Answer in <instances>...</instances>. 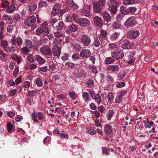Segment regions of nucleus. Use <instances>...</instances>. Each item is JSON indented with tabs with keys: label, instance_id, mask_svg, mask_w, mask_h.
<instances>
[{
	"label": "nucleus",
	"instance_id": "nucleus-1",
	"mask_svg": "<svg viewBox=\"0 0 158 158\" xmlns=\"http://www.w3.org/2000/svg\"><path fill=\"white\" fill-rule=\"evenodd\" d=\"M47 26V23L46 22L43 23L40 27L36 30V34L40 35L42 34L46 35L48 34V29Z\"/></svg>",
	"mask_w": 158,
	"mask_h": 158
},
{
	"label": "nucleus",
	"instance_id": "nucleus-2",
	"mask_svg": "<svg viewBox=\"0 0 158 158\" xmlns=\"http://www.w3.org/2000/svg\"><path fill=\"white\" fill-rule=\"evenodd\" d=\"M36 18L35 17L32 15L27 19L24 22V24L27 26L32 27V29H34L37 27L35 23Z\"/></svg>",
	"mask_w": 158,
	"mask_h": 158
},
{
	"label": "nucleus",
	"instance_id": "nucleus-3",
	"mask_svg": "<svg viewBox=\"0 0 158 158\" xmlns=\"http://www.w3.org/2000/svg\"><path fill=\"white\" fill-rule=\"evenodd\" d=\"M31 116L33 120L36 122L38 121L37 119L42 120L45 118L44 114L41 112L36 113L34 112L32 113Z\"/></svg>",
	"mask_w": 158,
	"mask_h": 158
},
{
	"label": "nucleus",
	"instance_id": "nucleus-4",
	"mask_svg": "<svg viewBox=\"0 0 158 158\" xmlns=\"http://www.w3.org/2000/svg\"><path fill=\"white\" fill-rule=\"evenodd\" d=\"M10 43L12 45H16L17 44L18 46H20L22 44L23 42L22 39L20 37L18 36L16 38L14 35L10 40Z\"/></svg>",
	"mask_w": 158,
	"mask_h": 158
},
{
	"label": "nucleus",
	"instance_id": "nucleus-5",
	"mask_svg": "<svg viewBox=\"0 0 158 158\" xmlns=\"http://www.w3.org/2000/svg\"><path fill=\"white\" fill-rule=\"evenodd\" d=\"M135 25V19L134 17H129L124 23V26L127 28H131Z\"/></svg>",
	"mask_w": 158,
	"mask_h": 158
},
{
	"label": "nucleus",
	"instance_id": "nucleus-6",
	"mask_svg": "<svg viewBox=\"0 0 158 158\" xmlns=\"http://www.w3.org/2000/svg\"><path fill=\"white\" fill-rule=\"evenodd\" d=\"M77 23L81 27H88L90 25V22L88 19L82 18L79 19Z\"/></svg>",
	"mask_w": 158,
	"mask_h": 158
},
{
	"label": "nucleus",
	"instance_id": "nucleus-7",
	"mask_svg": "<svg viewBox=\"0 0 158 158\" xmlns=\"http://www.w3.org/2000/svg\"><path fill=\"white\" fill-rule=\"evenodd\" d=\"M81 43L85 46H89L91 42L90 37L86 35H81Z\"/></svg>",
	"mask_w": 158,
	"mask_h": 158
},
{
	"label": "nucleus",
	"instance_id": "nucleus-8",
	"mask_svg": "<svg viewBox=\"0 0 158 158\" xmlns=\"http://www.w3.org/2000/svg\"><path fill=\"white\" fill-rule=\"evenodd\" d=\"M139 35V31L136 30H132L128 31L127 35L131 39H134L138 37Z\"/></svg>",
	"mask_w": 158,
	"mask_h": 158
},
{
	"label": "nucleus",
	"instance_id": "nucleus-9",
	"mask_svg": "<svg viewBox=\"0 0 158 158\" xmlns=\"http://www.w3.org/2000/svg\"><path fill=\"white\" fill-rule=\"evenodd\" d=\"M124 56V54L123 51H115L112 54V57L116 59H122Z\"/></svg>",
	"mask_w": 158,
	"mask_h": 158
},
{
	"label": "nucleus",
	"instance_id": "nucleus-10",
	"mask_svg": "<svg viewBox=\"0 0 158 158\" xmlns=\"http://www.w3.org/2000/svg\"><path fill=\"white\" fill-rule=\"evenodd\" d=\"M40 52L43 54L50 55L52 53L50 48L47 45L42 46L40 48Z\"/></svg>",
	"mask_w": 158,
	"mask_h": 158
},
{
	"label": "nucleus",
	"instance_id": "nucleus-11",
	"mask_svg": "<svg viewBox=\"0 0 158 158\" xmlns=\"http://www.w3.org/2000/svg\"><path fill=\"white\" fill-rule=\"evenodd\" d=\"M119 69V67L117 65L113 64L108 65L106 68L107 71L111 72H118Z\"/></svg>",
	"mask_w": 158,
	"mask_h": 158
},
{
	"label": "nucleus",
	"instance_id": "nucleus-12",
	"mask_svg": "<svg viewBox=\"0 0 158 158\" xmlns=\"http://www.w3.org/2000/svg\"><path fill=\"white\" fill-rule=\"evenodd\" d=\"M112 127L110 125H107L104 127V131L105 135L107 136L110 137L113 135Z\"/></svg>",
	"mask_w": 158,
	"mask_h": 158
},
{
	"label": "nucleus",
	"instance_id": "nucleus-13",
	"mask_svg": "<svg viewBox=\"0 0 158 158\" xmlns=\"http://www.w3.org/2000/svg\"><path fill=\"white\" fill-rule=\"evenodd\" d=\"M93 8L94 12L96 13H99L102 11V8L98 2H94L93 3Z\"/></svg>",
	"mask_w": 158,
	"mask_h": 158
},
{
	"label": "nucleus",
	"instance_id": "nucleus-14",
	"mask_svg": "<svg viewBox=\"0 0 158 158\" xmlns=\"http://www.w3.org/2000/svg\"><path fill=\"white\" fill-rule=\"evenodd\" d=\"M93 21L94 23L99 27H102V20L101 18L98 16H95Z\"/></svg>",
	"mask_w": 158,
	"mask_h": 158
},
{
	"label": "nucleus",
	"instance_id": "nucleus-15",
	"mask_svg": "<svg viewBox=\"0 0 158 158\" xmlns=\"http://www.w3.org/2000/svg\"><path fill=\"white\" fill-rule=\"evenodd\" d=\"M52 50L54 55L56 56H60L61 52V48L58 46H54L53 47Z\"/></svg>",
	"mask_w": 158,
	"mask_h": 158
},
{
	"label": "nucleus",
	"instance_id": "nucleus-16",
	"mask_svg": "<svg viewBox=\"0 0 158 158\" xmlns=\"http://www.w3.org/2000/svg\"><path fill=\"white\" fill-rule=\"evenodd\" d=\"M37 8L36 4L34 2L30 3L28 6V10L29 12L33 13L35 10Z\"/></svg>",
	"mask_w": 158,
	"mask_h": 158
},
{
	"label": "nucleus",
	"instance_id": "nucleus-17",
	"mask_svg": "<svg viewBox=\"0 0 158 158\" xmlns=\"http://www.w3.org/2000/svg\"><path fill=\"white\" fill-rule=\"evenodd\" d=\"M107 34L106 31L102 30L101 31V34L99 38L101 41H103V43L106 42L107 40Z\"/></svg>",
	"mask_w": 158,
	"mask_h": 158
},
{
	"label": "nucleus",
	"instance_id": "nucleus-18",
	"mask_svg": "<svg viewBox=\"0 0 158 158\" xmlns=\"http://www.w3.org/2000/svg\"><path fill=\"white\" fill-rule=\"evenodd\" d=\"M90 54L91 52L89 50H82L80 53V56L82 57H88Z\"/></svg>",
	"mask_w": 158,
	"mask_h": 158
},
{
	"label": "nucleus",
	"instance_id": "nucleus-19",
	"mask_svg": "<svg viewBox=\"0 0 158 158\" xmlns=\"http://www.w3.org/2000/svg\"><path fill=\"white\" fill-rule=\"evenodd\" d=\"M60 10V7L58 4H55L52 9V14L53 15H55L57 14Z\"/></svg>",
	"mask_w": 158,
	"mask_h": 158
},
{
	"label": "nucleus",
	"instance_id": "nucleus-20",
	"mask_svg": "<svg viewBox=\"0 0 158 158\" xmlns=\"http://www.w3.org/2000/svg\"><path fill=\"white\" fill-rule=\"evenodd\" d=\"M103 17L104 19L107 22H109L111 20L110 15L107 11H104L103 12Z\"/></svg>",
	"mask_w": 158,
	"mask_h": 158
},
{
	"label": "nucleus",
	"instance_id": "nucleus-21",
	"mask_svg": "<svg viewBox=\"0 0 158 158\" xmlns=\"http://www.w3.org/2000/svg\"><path fill=\"white\" fill-rule=\"evenodd\" d=\"M132 44L128 40L126 41L125 43L122 45V48L123 49H129L133 46Z\"/></svg>",
	"mask_w": 158,
	"mask_h": 158
},
{
	"label": "nucleus",
	"instance_id": "nucleus-22",
	"mask_svg": "<svg viewBox=\"0 0 158 158\" xmlns=\"http://www.w3.org/2000/svg\"><path fill=\"white\" fill-rule=\"evenodd\" d=\"M65 2L68 4V5L74 9L78 8V6L76 5L73 0H64Z\"/></svg>",
	"mask_w": 158,
	"mask_h": 158
},
{
	"label": "nucleus",
	"instance_id": "nucleus-23",
	"mask_svg": "<svg viewBox=\"0 0 158 158\" xmlns=\"http://www.w3.org/2000/svg\"><path fill=\"white\" fill-rule=\"evenodd\" d=\"M35 58L39 64H42L45 62V60L44 58L38 55L35 56Z\"/></svg>",
	"mask_w": 158,
	"mask_h": 158
},
{
	"label": "nucleus",
	"instance_id": "nucleus-24",
	"mask_svg": "<svg viewBox=\"0 0 158 158\" xmlns=\"http://www.w3.org/2000/svg\"><path fill=\"white\" fill-rule=\"evenodd\" d=\"M10 58L12 60L16 61L18 64H19L21 62V57L16 54L12 55Z\"/></svg>",
	"mask_w": 158,
	"mask_h": 158
},
{
	"label": "nucleus",
	"instance_id": "nucleus-25",
	"mask_svg": "<svg viewBox=\"0 0 158 158\" xmlns=\"http://www.w3.org/2000/svg\"><path fill=\"white\" fill-rule=\"evenodd\" d=\"M3 19L7 23H10V24H12L13 19L11 17L8 15L5 14L3 16Z\"/></svg>",
	"mask_w": 158,
	"mask_h": 158
},
{
	"label": "nucleus",
	"instance_id": "nucleus-26",
	"mask_svg": "<svg viewBox=\"0 0 158 158\" xmlns=\"http://www.w3.org/2000/svg\"><path fill=\"white\" fill-rule=\"evenodd\" d=\"M125 94L123 92H121V93L117 96L116 98L115 102L116 103H120L123 100V96Z\"/></svg>",
	"mask_w": 158,
	"mask_h": 158
},
{
	"label": "nucleus",
	"instance_id": "nucleus-27",
	"mask_svg": "<svg viewBox=\"0 0 158 158\" xmlns=\"http://www.w3.org/2000/svg\"><path fill=\"white\" fill-rule=\"evenodd\" d=\"M5 51L7 53H10L15 52L16 50L14 46L9 47L5 49Z\"/></svg>",
	"mask_w": 158,
	"mask_h": 158
},
{
	"label": "nucleus",
	"instance_id": "nucleus-28",
	"mask_svg": "<svg viewBox=\"0 0 158 158\" xmlns=\"http://www.w3.org/2000/svg\"><path fill=\"white\" fill-rule=\"evenodd\" d=\"M59 16L52 17L49 21L50 23L52 25L54 24L59 20Z\"/></svg>",
	"mask_w": 158,
	"mask_h": 158
},
{
	"label": "nucleus",
	"instance_id": "nucleus-29",
	"mask_svg": "<svg viewBox=\"0 0 158 158\" xmlns=\"http://www.w3.org/2000/svg\"><path fill=\"white\" fill-rule=\"evenodd\" d=\"M15 6L13 4H11L6 9V11L8 12L12 13L15 10Z\"/></svg>",
	"mask_w": 158,
	"mask_h": 158
},
{
	"label": "nucleus",
	"instance_id": "nucleus-30",
	"mask_svg": "<svg viewBox=\"0 0 158 158\" xmlns=\"http://www.w3.org/2000/svg\"><path fill=\"white\" fill-rule=\"evenodd\" d=\"M119 35V33L118 32H114L111 35L110 39L113 40H115L118 38Z\"/></svg>",
	"mask_w": 158,
	"mask_h": 158
},
{
	"label": "nucleus",
	"instance_id": "nucleus-31",
	"mask_svg": "<svg viewBox=\"0 0 158 158\" xmlns=\"http://www.w3.org/2000/svg\"><path fill=\"white\" fill-rule=\"evenodd\" d=\"M134 55L135 54L133 52L131 53L130 54L129 56H131V57H130L128 59L129 60L127 61V63L129 64H131L134 62L135 58L133 57Z\"/></svg>",
	"mask_w": 158,
	"mask_h": 158
},
{
	"label": "nucleus",
	"instance_id": "nucleus-32",
	"mask_svg": "<svg viewBox=\"0 0 158 158\" xmlns=\"http://www.w3.org/2000/svg\"><path fill=\"white\" fill-rule=\"evenodd\" d=\"M64 27V24L62 21H60L58 25L56 27V29L59 31H61L63 28Z\"/></svg>",
	"mask_w": 158,
	"mask_h": 158
},
{
	"label": "nucleus",
	"instance_id": "nucleus-33",
	"mask_svg": "<svg viewBox=\"0 0 158 158\" xmlns=\"http://www.w3.org/2000/svg\"><path fill=\"white\" fill-rule=\"evenodd\" d=\"M7 129L9 132L11 133L14 131V129L13 128L11 123L8 122L7 124Z\"/></svg>",
	"mask_w": 158,
	"mask_h": 158
},
{
	"label": "nucleus",
	"instance_id": "nucleus-34",
	"mask_svg": "<svg viewBox=\"0 0 158 158\" xmlns=\"http://www.w3.org/2000/svg\"><path fill=\"white\" fill-rule=\"evenodd\" d=\"M73 48L77 51H78L81 49V46L77 43H73L72 44Z\"/></svg>",
	"mask_w": 158,
	"mask_h": 158
},
{
	"label": "nucleus",
	"instance_id": "nucleus-35",
	"mask_svg": "<svg viewBox=\"0 0 158 158\" xmlns=\"http://www.w3.org/2000/svg\"><path fill=\"white\" fill-rule=\"evenodd\" d=\"M25 45L26 47L28 48L31 49L32 48V42L29 40L27 39L26 40Z\"/></svg>",
	"mask_w": 158,
	"mask_h": 158
},
{
	"label": "nucleus",
	"instance_id": "nucleus-36",
	"mask_svg": "<svg viewBox=\"0 0 158 158\" xmlns=\"http://www.w3.org/2000/svg\"><path fill=\"white\" fill-rule=\"evenodd\" d=\"M107 98L108 101L110 103H112L113 102L114 97L112 93H109L108 95Z\"/></svg>",
	"mask_w": 158,
	"mask_h": 158
},
{
	"label": "nucleus",
	"instance_id": "nucleus-37",
	"mask_svg": "<svg viewBox=\"0 0 158 158\" xmlns=\"http://www.w3.org/2000/svg\"><path fill=\"white\" fill-rule=\"evenodd\" d=\"M112 27L115 29H119L121 27V24L119 22H115L112 24Z\"/></svg>",
	"mask_w": 158,
	"mask_h": 158
},
{
	"label": "nucleus",
	"instance_id": "nucleus-38",
	"mask_svg": "<svg viewBox=\"0 0 158 158\" xmlns=\"http://www.w3.org/2000/svg\"><path fill=\"white\" fill-rule=\"evenodd\" d=\"M35 83L39 87H41L43 85V83L42 80L39 78H38L35 80Z\"/></svg>",
	"mask_w": 158,
	"mask_h": 158
},
{
	"label": "nucleus",
	"instance_id": "nucleus-39",
	"mask_svg": "<svg viewBox=\"0 0 158 158\" xmlns=\"http://www.w3.org/2000/svg\"><path fill=\"white\" fill-rule=\"evenodd\" d=\"M89 68L93 73L96 74L98 73L97 69L96 66L94 65H90L89 66Z\"/></svg>",
	"mask_w": 158,
	"mask_h": 158
},
{
	"label": "nucleus",
	"instance_id": "nucleus-40",
	"mask_svg": "<svg viewBox=\"0 0 158 158\" xmlns=\"http://www.w3.org/2000/svg\"><path fill=\"white\" fill-rule=\"evenodd\" d=\"M86 130L88 133L91 135H94L96 133V131H95L94 129L92 127L87 128Z\"/></svg>",
	"mask_w": 158,
	"mask_h": 158
},
{
	"label": "nucleus",
	"instance_id": "nucleus-41",
	"mask_svg": "<svg viewBox=\"0 0 158 158\" xmlns=\"http://www.w3.org/2000/svg\"><path fill=\"white\" fill-rule=\"evenodd\" d=\"M21 52L24 54H27L30 52V50L27 47H24L21 49Z\"/></svg>",
	"mask_w": 158,
	"mask_h": 158
},
{
	"label": "nucleus",
	"instance_id": "nucleus-42",
	"mask_svg": "<svg viewBox=\"0 0 158 158\" xmlns=\"http://www.w3.org/2000/svg\"><path fill=\"white\" fill-rule=\"evenodd\" d=\"M2 2L1 3V6L3 8H6L9 6V3L7 0H1Z\"/></svg>",
	"mask_w": 158,
	"mask_h": 158
},
{
	"label": "nucleus",
	"instance_id": "nucleus-43",
	"mask_svg": "<svg viewBox=\"0 0 158 158\" xmlns=\"http://www.w3.org/2000/svg\"><path fill=\"white\" fill-rule=\"evenodd\" d=\"M109 48L113 50L118 49V46L114 43H110L109 44Z\"/></svg>",
	"mask_w": 158,
	"mask_h": 158
},
{
	"label": "nucleus",
	"instance_id": "nucleus-44",
	"mask_svg": "<svg viewBox=\"0 0 158 158\" xmlns=\"http://www.w3.org/2000/svg\"><path fill=\"white\" fill-rule=\"evenodd\" d=\"M82 95L83 99L85 101L87 102L89 100V94L88 93L85 92H83Z\"/></svg>",
	"mask_w": 158,
	"mask_h": 158
},
{
	"label": "nucleus",
	"instance_id": "nucleus-45",
	"mask_svg": "<svg viewBox=\"0 0 158 158\" xmlns=\"http://www.w3.org/2000/svg\"><path fill=\"white\" fill-rule=\"evenodd\" d=\"M114 60L112 58H107L105 60V63L106 64H109L114 62Z\"/></svg>",
	"mask_w": 158,
	"mask_h": 158
},
{
	"label": "nucleus",
	"instance_id": "nucleus-46",
	"mask_svg": "<svg viewBox=\"0 0 158 158\" xmlns=\"http://www.w3.org/2000/svg\"><path fill=\"white\" fill-rule=\"evenodd\" d=\"M96 101L98 103H99L100 102L101 99L100 95L98 94H96L94 97V98Z\"/></svg>",
	"mask_w": 158,
	"mask_h": 158
},
{
	"label": "nucleus",
	"instance_id": "nucleus-47",
	"mask_svg": "<svg viewBox=\"0 0 158 158\" xmlns=\"http://www.w3.org/2000/svg\"><path fill=\"white\" fill-rule=\"evenodd\" d=\"M70 27L71 28V31L74 32L77 31L78 29L77 26L74 24H72L70 26Z\"/></svg>",
	"mask_w": 158,
	"mask_h": 158
},
{
	"label": "nucleus",
	"instance_id": "nucleus-48",
	"mask_svg": "<svg viewBox=\"0 0 158 158\" xmlns=\"http://www.w3.org/2000/svg\"><path fill=\"white\" fill-rule=\"evenodd\" d=\"M87 86L91 87L94 86V81L92 79L89 80L87 82Z\"/></svg>",
	"mask_w": 158,
	"mask_h": 158
},
{
	"label": "nucleus",
	"instance_id": "nucleus-49",
	"mask_svg": "<svg viewBox=\"0 0 158 158\" xmlns=\"http://www.w3.org/2000/svg\"><path fill=\"white\" fill-rule=\"evenodd\" d=\"M62 42V40L60 37H57L55 39L54 43L55 44H60Z\"/></svg>",
	"mask_w": 158,
	"mask_h": 158
},
{
	"label": "nucleus",
	"instance_id": "nucleus-50",
	"mask_svg": "<svg viewBox=\"0 0 158 158\" xmlns=\"http://www.w3.org/2000/svg\"><path fill=\"white\" fill-rule=\"evenodd\" d=\"M114 114V112L112 110H109L106 114V117L108 120L110 119Z\"/></svg>",
	"mask_w": 158,
	"mask_h": 158
},
{
	"label": "nucleus",
	"instance_id": "nucleus-51",
	"mask_svg": "<svg viewBox=\"0 0 158 158\" xmlns=\"http://www.w3.org/2000/svg\"><path fill=\"white\" fill-rule=\"evenodd\" d=\"M69 95L70 98L72 99H75L77 96V95L76 94L73 92H70L69 93Z\"/></svg>",
	"mask_w": 158,
	"mask_h": 158
},
{
	"label": "nucleus",
	"instance_id": "nucleus-52",
	"mask_svg": "<svg viewBox=\"0 0 158 158\" xmlns=\"http://www.w3.org/2000/svg\"><path fill=\"white\" fill-rule=\"evenodd\" d=\"M8 45V43L5 40H2L1 42V46L4 49V50L7 48Z\"/></svg>",
	"mask_w": 158,
	"mask_h": 158
},
{
	"label": "nucleus",
	"instance_id": "nucleus-53",
	"mask_svg": "<svg viewBox=\"0 0 158 158\" xmlns=\"http://www.w3.org/2000/svg\"><path fill=\"white\" fill-rule=\"evenodd\" d=\"M126 73L124 72H120L118 75V78L120 79H123L126 76Z\"/></svg>",
	"mask_w": 158,
	"mask_h": 158
},
{
	"label": "nucleus",
	"instance_id": "nucleus-54",
	"mask_svg": "<svg viewBox=\"0 0 158 158\" xmlns=\"http://www.w3.org/2000/svg\"><path fill=\"white\" fill-rule=\"evenodd\" d=\"M82 15L87 17L89 16L90 15V13L88 10H83L81 13Z\"/></svg>",
	"mask_w": 158,
	"mask_h": 158
},
{
	"label": "nucleus",
	"instance_id": "nucleus-55",
	"mask_svg": "<svg viewBox=\"0 0 158 158\" xmlns=\"http://www.w3.org/2000/svg\"><path fill=\"white\" fill-rule=\"evenodd\" d=\"M27 59L30 62L32 63L34 61L33 55L31 54H29L27 57Z\"/></svg>",
	"mask_w": 158,
	"mask_h": 158
},
{
	"label": "nucleus",
	"instance_id": "nucleus-56",
	"mask_svg": "<svg viewBox=\"0 0 158 158\" xmlns=\"http://www.w3.org/2000/svg\"><path fill=\"white\" fill-rule=\"evenodd\" d=\"M136 8L134 7H131L128 9V11L131 13H134L136 10Z\"/></svg>",
	"mask_w": 158,
	"mask_h": 158
},
{
	"label": "nucleus",
	"instance_id": "nucleus-57",
	"mask_svg": "<svg viewBox=\"0 0 158 158\" xmlns=\"http://www.w3.org/2000/svg\"><path fill=\"white\" fill-rule=\"evenodd\" d=\"M71 15L72 16L73 20L77 23V22L78 21V18L77 15L75 13H73L71 14Z\"/></svg>",
	"mask_w": 158,
	"mask_h": 158
},
{
	"label": "nucleus",
	"instance_id": "nucleus-58",
	"mask_svg": "<svg viewBox=\"0 0 158 158\" xmlns=\"http://www.w3.org/2000/svg\"><path fill=\"white\" fill-rule=\"evenodd\" d=\"M110 10L112 14H114L117 11V8L115 6H113L111 7H110Z\"/></svg>",
	"mask_w": 158,
	"mask_h": 158
},
{
	"label": "nucleus",
	"instance_id": "nucleus-59",
	"mask_svg": "<svg viewBox=\"0 0 158 158\" xmlns=\"http://www.w3.org/2000/svg\"><path fill=\"white\" fill-rule=\"evenodd\" d=\"M54 35L55 37H62L63 36V35L62 33L60 32L57 31L56 32H55L54 34Z\"/></svg>",
	"mask_w": 158,
	"mask_h": 158
},
{
	"label": "nucleus",
	"instance_id": "nucleus-60",
	"mask_svg": "<svg viewBox=\"0 0 158 158\" xmlns=\"http://www.w3.org/2000/svg\"><path fill=\"white\" fill-rule=\"evenodd\" d=\"M93 44L96 47H98L99 46L100 43L99 40L97 38L95 39L93 43Z\"/></svg>",
	"mask_w": 158,
	"mask_h": 158
},
{
	"label": "nucleus",
	"instance_id": "nucleus-61",
	"mask_svg": "<svg viewBox=\"0 0 158 158\" xmlns=\"http://www.w3.org/2000/svg\"><path fill=\"white\" fill-rule=\"evenodd\" d=\"M123 18V16L122 14H120L117 15L116 20L118 22L121 21Z\"/></svg>",
	"mask_w": 158,
	"mask_h": 158
},
{
	"label": "nucleus",
	"instance_id": "nucleus-62",
	"mask_svg": "<svg viewBox=\"0 0 158 158\" xmlns=\"http://www.w3.org/2000/svg\"><path fill=\"white\" fill-rule=\"evenodd\" d=\"M36 93L37 91L36 90H33L29 91L28 94L30 97H32L35 96Z\"/></svg>",
	"mask_w": 158,
	"mask_h": 158
},
{
	"label": "nucleus",
	"instance_id": "nucleus-63",
	"mask_svg": "<svg viewBox=\"0 0 158 158\" xmlns=\"http://www.w3.org/2000/svg\"><path fill=\"white\" fill-rule=\"evenodd\" d=\"M19 71V67L18 66L16 67L15 70L13 73V76L15 77H17V74L18 73Z\"/></svg>",
	"mask_w": 158,
	"mask_h": 158
},
{
	"label": "nucleus",
	"instance_id": "nucleus-64",
	"mask_svg": "<svg viewBox=\"0 0 158 158\" xmlns=\"http://www.w3.org/2000/svg\"><path fill=\"white\" fill-rule=\"evenodd\" d=\"M37 67V66L36 64H31L29 65V67H27V69H29L31 70H33L35 69H36Z\"/></svg>",
	"mask_w": 158,
	"mask_h": 158
}]
</instances>
